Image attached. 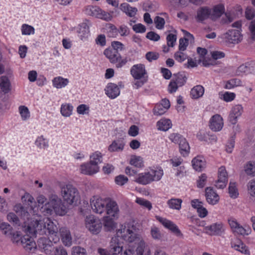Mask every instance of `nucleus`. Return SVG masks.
I'll return each instance as SVG.
<instances>
[{"instance_id":"30","label":"nucleus","mask_w":255,"mask_h":255,"mask_svg":"<svg viewBox=\"0 0 255 255\" xmlns=\"http://www.w3.org/2000/svg\"><path fill=\"white\" fill-rule=\"evenodd\" d=\"M172 124L170 120L162 118L156 123L157 129L158 130L166 131L171 128Z\"/></svg>"},{"instance_id":"62","label":"nucleus","mask_w":255,"mask_h":255,"mask_svg":"<svg viewBox=\"0 0 255 255\" xmlns=\"http://www.w3.org/2000/svg\"><path fill=\"white\" fill-rule=\"evenodd\" d=\"M245 15L247 19H253L255 17V8L251 6L247 7L245 10Z\"/></svg>"},{"instance_id":"14","label":"nucleus","mask_w":255,"mask_h":255,"mask_svg":"<svg viewBox=\"0 0 255 255\" xmlns=\"http://www.w3.org/2000/svg\"><path fill=\"white\" fill-rule=\"evenodd\" d=\"M243 113L244 108L242 105L237 104L233 106L230 111L229 121L232 124L236 125Z\"/></svg>"},{"instance_id":"43","label":"nucleus","mask_w":255,"mask_h":255,"mask_svg":"<svg viewBox=\"0 0 255 255\" xmlns=\"http://www.w3.org/2000/svg\"><path fill=\"white\" fill-rule=\"evenodd\" d=\"M13 210L18 215L26 217L27 218L30 215H32L33 217H34L33 214L30 213L29 211H26L21 204H16L14 207Z\"/></svg>"},{"instance_id":"23","label":"nucleus","mask_w":255,"mask_h":255,"mask_svg":"<svg viewBox=\"0 0 255 255\" xmlns=\"http://www.w3.org/2000/svg\"><path fill=\"white\" fill-rule=\"evenodd\" d=\"M225 13V6L223 4L219 3L211 9L210 19L216 20Z\"/></svg>"},{"instance_id":"39","label":"nucleus","mask_w":255,"mask_h":255,"mask_svg":"<svg viewBox=\"0 0 255 255\" xmlns=\"http://www.w3.org/2000/svg\"><path fill=\"white\" fill-rule=\"evenodd\" d=\"M0 230L3 235L9 238L13 232L12 227L5 222H2L0 224Z\"/></svg>"},{"instance_id":"12","label":"nucleus","mask_w":255,"mask_h":255,"mask_svg":"<svg viewBox=\"0 0 255 255\" xmlns=\"http://www.w3.org/2000/svg\"><path fill=\"white\" fill-rule=\"evenodd\" d=\"M225 231L224 224L222 222H217L204 228V232L210 236H220Z\"/></svg>"},{"instance_id":"4","label":"nucleus","mask_w":255,"mask_h":255,"mask_svg":"<svg viewBox=\"0 0 255 255\" xmlns=\"http://www.w3.org/2000/svg\"><path fill=\"white\" fill-rule=\"evenodd\" d=\"M27 226L28 225H25L24 227L26 235H22L20 231H16L13 232L9 238L12 244L16 246H21L25 251L29 252L35 250L36 248V245L32 237H30L27 234H29L34 237L38 233L33 235L27 232L26 230ZM39 234L40 235L39 233Z\"/></svg>"},{"instance_id":"20","label":"nucleus","mask_w":255,"mask_h":255,"mask_svg":"<svg viewBox=\"0 0 255 255\" xmlns=\"http://www.w3.org/2000/svg\"><path fill=\"white\" fill-rule=\"evenodd\" d=\"M81 173L86 175H92L97 173L99 170V166L94 165L92 163L82 164L80 167Z\"/></svg>"},{"instance_id":"47","label":"nucleus","mask_w":255,"mask_h":255,"mask_svg":"<svg viewBox=\"0 0 255 255\" xmlns=\"http://www.w3.org/2000/svg\"><path fill=\"white\" fill-rule=\"evenodd\" d=\"M220 98L226 102H231L233 101L236 98V94L233 92H225L219 94Z\"/></svg>"},{"instance_id":"34","label":"nucleus","mask_w":255,"mask_h":255,"mask_svg":"<svg viewBox=\"0 0 255 255\" xmlns=\"http://www.w3.org/2000/svg\"><path fill=\"white\" fill-rule=\"evenodd\" d=\"M182 202L181 199L173 198L167 201V204L170 209L179 211L181 208Z\"/></svg>"},{"instance_id":"7","label":"nucleus","mask_w":255,"mask_h":255,"mask_svg":"<svg viewBox=\"0 0 255 255\" xmlns=\"http://www.w3.org/2000/svg\"><path fill=\"white\" fill-rule=\"evenodd\" d=\"M61 196L67 204L76 203L80 198L77 189L70 184H63L60 186Z\"/></svg>"},{"instance_id":"15","label":"nucleus","mask_w":255,"mask_h":255,"mask_svg":"<svg viewBox=\"0 0 255 255\" xmlns=\"http://www.w3.org/2000/svg\"><path fill=\"white\" fill-rule=\"evenodd\" d=\"M231 246L236 251L245 255H250L251 252L248 246L239 239L235 238L231 241Z\"/></svg>"},{"instance_id":"5","label":"nucleus","mask_w":255,"mask_h":255,"mask_svg":"<svg viewBox=\"0 0 255 255\" xmlns=\"http://www.w3.org/2000/svg\"><path fill=\"white\" fill-rule=\"evenodd\" d=\"M40 210L44 215H51L53 212L59 216H63L67 213L66 207L56 195H51L48 202L43 205Z\"/></svg>"},{"instance_id":"18","label":"nucleus","mask_w":255,"mask_h":255,"mask_svg":"<svg viewBox=\"0 0 255 255\" xmlns=\"http://www.w3.org/2000/svg\"><path fill=\"white\" fill-rule=\"evenodd\" d=\"M211 8L208 6L199 7L196 12L195 18L198 22H202L204 20L210 18Z\"/></svg>"},{"instance_id":"45","label":"nucleus","mask_w":255,"mask_h":255,"mask_svg":"<svg viewBox=\"0 0 255 255\" xmlns=\"http://www.w3.org/2000/svg\"><path fill=\"white\" fill-rule=\"evenodd\" d=\"M90 162L94 165L98 166V164L102 162V155L99 151H96L90 157Z\"/></svg>"},{"instance_id":"55","label":"nucleus","mask_w":255,"mask_h":255,"mask_svg":"<svg viewBox=\"0 0 255 255\" xmlns=\"http://www.w3.org/2000/svg\"><path fill=\"white\" fill-rule=\"evenodd\" d=\"M169 162L172 165V167H178L179 166V168L181 171H183L184 170V167L183 166H180L182 162L183 159L180 157H174L169 160Z\"/></svg>"},{"instance_id":"24","label":"nucleus","mask_w":255,"mask_h":255,"mask_svg":"<svg viewBox=\"0 0 255 255\" xmlns=\"http://www.w3.org/2000/svg\"><path fill=\"white\" fill-rule=\"evenodd\" d=\"M63 244L67 247H70L72 245V237L69 230L66 228H61L59 230Z\"/></svg>"},{"instance_id":"13","label":"nucleus","mask_w":255,"mask_h":255,"mask_svg":"<svg viewBox=\"0 0 255 255\" xmlns=\"http://www.w3.org/2000/svg\"><path fill=\"white\" fill-rule=\"evenodd\" d=\"M224 120L219 114H215L211 117L209 120V128L213 131H219L224 127Z\"/></svg>"},{"instance_id":"33","label":"nucleus","mask_w":255,"mask_h":255,"mask_svg":"<svg viewBox=\"0 0 255 255\" xmlns=\"http://www.w3.org/2000/svg\"><path fill=\"white\" fill-rule=\"evenodd\" d=\"M73 106L70 103H63L60 107V113L64 117H69L72 115Z\"/></svg>"},{"instance_id":"11","label":"nucleus","mask_w":255,"mask_h":255,"mask_svg":"<svg viewBox=\"0 0 255 255\" xmlns=\"http://www.w3.org/2000/svg\"><path fill=\"white\" fill-rule=\"evenodd\" d=\"M228 223L233 232L243 236L249 235L251 233V229L249 227H243L237 222L236 219L230 218Z\"/></svg>"},{"instance_id":"63","label":"nucleus","mask_w":255,"mask_h":255,"mask_svg":"<svg viewBox=\"0 0 255 255\" xmlns=\"http://www.w3.org/2000/svg\"><path fill=\"white\" fill-rule=\"evenodd\" d=\"M134 245L135 244L134 243ZM135 253V245L134 247L128 245L123 249V250L120 253V255H133Z\"/></svg>"},{"instance_id":"21","label":"nucleus","mask_w":255,"mask_h":255,"mask_svg":"<svg viewBox=\"0 0 255 255\" xmlns=\"http://www.w3.org/2000/svg\"><path fill=\"white\" fill-rule=\"evenodd\" d=\"M193 168L197 171H201L206 166V162L205 158L201 155H198L192 160Z\"/></svg>"},{"instance_id":"36","label":"nucleus","mask_w":255,"mask_h":255,"mask_svg":"<svg viewBox=\"0 0 255 255\" xmlns=\"http://www.w3.org/2000/svg\"><path fill=\"white\" fill-rule=\"evenodd\" d=\"M89 28L86 23H82L79 25L78 31V36L83 40L87 38L89 35Z\"/></svg>"},{"instance_id":"19","label":"nucleus","mask_w":255,"mask_h":255,"mask_svg":"<svg viewBox=\"0 0 255 255\" xmlns=\"http://www.w3.org/2000/svg\"><path fill=\"white\" fill-rule=\"evenodd\" d=\"M106 95L110 99H114L120 94V90L118 86L114 83H109L105 89Z\"/></svg>"},{"instance_id":"6","label":"nucleus","mask_w":255,"mask_h":255,"mask_svg":"<svg viewBox=\"0 0 255 255\" xmlns=\"http://www.w3.org/2000/svg\"><path fill=\"white\" fill-rule=\"evenodd\" d=\"M130 73L133 78L136 80L133 83V87L137 89L141 87L146 82L147 72L143 64L133 65L130 68Z\"/></svg>"},{"instance_id":"26","label":"nucleus","mask_w":255,"mask_h":255,"mask_svg":"<svg viewBox=\"0 0 255 255\" xmlns=\"http://www.w3.org/2000/svg\"><path fill=\"white\" fill-rule=\"evenodd\" d=\"M151 182L158 181L162 177L164 172L161 167H156L150 169L148 171Z\"/></svg>"},{"instance_id":"35","label":"nucleus","mask_w":255,"mask_h":255,"mask_svg":"<svg viewBox=\"0 0 255 255\" xmlns=\"http://www.w3.org/2000/svg\"><path fill=\"white\" fill-rule=\"evenodd\" d=\"M0 89L4 94H6L10 91V83L6 76H3L0 77Z\"/></svg>"},{"instance_id":"37","label":"nucleus","mask_w":255,"mask_h":255,"mask_svg":"<svg viewBox=\"0 0 255 255\" xmlns=\"http://www.w3.org/2000/svg\"><path fill=\"white\" fill-rule=\"evenodd\" d=\"M34 143L40 149H46L49 147V140L42 135L37 137Z\"/></svg>"},{"instance_id":"41","label":"nucleus","mask_w":255,"mask_h":255,"mask_svg":"<svg viewBox=\"0 0 255 255\" xmlns=\"http://www.w3.org/2000/svg\"><path fill=\"white\" fill-rule=\"evenodd\" d=\"M178 145L181 154L183 156H187L190 152V146L186 139H183Z\"/></svg>"},{"instance_id":"40","label":"nucleus","mask_w":255,"mask_h":255,"mask_svg":"<svg viewBox=\"0 0 255 255\" xmlns=\"http://www.w3.org/2000/svg\"><path fill=\"white\" fill-rule=\"evenodd\" d=\"M85 11L87 15L98 18L101 8L97 6L88 5L85 8Z\"/></svg>"},{"instance_id":"22","label":"nucleus","mask_w":255,"mask_h":255,"mask_svg":"<svg viewBox=\"0 0 255 255\" xmlns=\"http://www.w3.org/2000/svg\"><path fill=\"white\" fill-rule=\"evenodd\" d=\"M197 51L199 55L201 56V58L199 61L200 62H202L203 66L205 67H208L215 65V62L213 59L205 57V56L207 53V51L205 48L198 47L197 49Z\"/></svg>"},{"instance_id":"42","label":"nucleus","mask_w":255,"mask_h":255,"mask_svg":"<svg viewBox=\"0 0 255 255\" xmlns=\"http://www.w3.org/2000/svg\"><path fill=\"white\" fill-rule=\"evenodd\" d=\"M104 54L109 60L110 62L112 63L114 62V60L119 53L111 48H108L104 50Z\"/></svg>"},{"instance_id":"49","label":"nucleus","mask_w":255,"mask_h":255,"mask_svg":"<svg viewBox=\"0 0 255 255\" xmlns=\"http://www.w3.org/2000/svg\"><path fill=\"white\" fill-rule=\"evenodd\" d=\"M244 171L248 175L255 176V162L249 161L244 166Z\"/></svg>"},{"instance_id":"29","label":"nucleus","mask_w":255,"mask_h":255,"mask_svg":"<svg viewBox=\"0 0 255 255\" xmlns=\"http://www.w3.org/2000/svg\"><path fill=\"white\" fill-rule=\"evenodd\" d=\"M134 181L142 185H147L151 183L148 171L136 175Z\"/></svg>"},{"instance_id":"17","label":"nucleus","mask_w":255,"mask_h":255,"mask_svg":"<svg viewBox=\"0 0 255 255\" xmlns=\"http://www.w3.org/2000/svg\"><path fill=\"white\" fill-rule=\"evenodd\" d=\"M170 107L169 101L166 99H162L159 103L155 106L153 110V114L156 116H161L164 114Z\"/></svg>"},{"instance_id":"38","label":"nucleus","mask_w":255,"mask_h":255,"mask_svg":"<svg viewBox=\"0 0 255 255\" xmlns=\"http://www.w3.org/2000/svg\"><path fill=\"white\" fill-rule=\"evenodd\" d=\"M137 19L135 18L129 21V24L132 26L133 30L136 33H144L146 31L145 26L141 23L135 24Z\"/></svg>"},{"instance_id":"64","label":"nucleus","mask_w":255,"mask_h":255,"mask_svg":"<svg viewBox=\"0 0 255 255\" xmlns=\"http://www.w3.org/2000/svg\"><path fill=\"white\" fill-rule=\"evenodd\" d=\"M72 255H87L86 250L80 247H74L72 248Z\"/></svg>"},{"instance_id":"9","label":"nucleus","mask_w":255,"mask_h":255,"mask_svg":"<svg viewBox=\"0 0 255 255\" xmlns=\"http://www.w3.org/2000/svg\"><path fill=\"white\" fill-rule=\"evenodd\" d=\"M223 41L229 44H238L243 39V35L240 30L229 29L221 36Z\"/></svg>"},{"instance_id":"10","label":"nucleus","mask_w":255,"mask_h":255,"mask_svg":"<svg viewBox=\"0 0 255 255\" xmlns=\"http://www.w3.org/2000/svg\"><path fill=\"white\" fill-rule=\"evenodd\" d=\"M155 218L165 229L170 231L177 237L183 236L178 226L172 221L159 216H155Z\"/></svg>"},{"instance_id":"53","label":"nucleus","mask_w":255,"mask_h":255,"mask_svg":"<svg viewBox=\"0 0 255 255\" xmlns=\"http://www.w3.org/2000/svg\"><path fill=\"white\" fill-rule=\"evenodd\" d=\"M135 202L141 207L147 209L148 210H150L152 208V204L151 202L144 198L136 197Z\"/></svg>"},{"instance_id":"52","label":"nucleus","mask_w":255,"mask_h":255,"mask_svg":"<svg viewBox=\"0 0 255 255\" xmlns=\"http://www.w3.org/2000/svg\"><path fill=\"white\" fill-rule=\"evenodd\" d=\"M21 34L23 35H30L35 33L34 28L28 24H23L21 27Z\"/></svg>"},{"instance_id":"51","label":"nucleus","mask_w":255,"mask_h":255,"mask_svg":"<svg viewBox=\"0 0 255 255\" xmlns=\"http://www.w3.org/2000/svg\"><path fill=\"white\" fill-rule=\"evenodd\" d=\"M228 190L231 198L236 199L238 197L239 192L236 183L231 182L229 184Z\"/></svg>"},{"instance_id":"44","label":"nucleus","mask_w":255,"mask_h":255,"mask_svg":"<svg viewBox=\"0 0 255 255\" xmlns=\"http://www.w3.org/2000/svg\"><path fill=\"white\" fill-rule=\"evenodd\" d=\"M150 234L151 238L156 241H160L163 238V235L160 229L156 226H152L150 228Z\"/></svg>"},{"instance_id":"16","label":"nucleus","mask_w":255,"mask_h":255,"mask_svg":"<svg viewBox=\"0 0 255 255\" xmlns=\"http://www.w3.org/2000/svg\"><path fill=\"white\" fill-rule=\"evenodd\" d=\"M205 197L207 203L211 205L217 204L220 201V196L213 187L205 189Z\"/></svg>"},{"instance_id":"1","label":"nucleus","mask_w":255,"mask_h":255,"mask_svg":"<svg viewBox=\"0 0 255 255\" xmlns=\"http://www.w3.org/2000/svg\"><path fill=\"white\" fill-rule=\"evenodd\" d=\"M135 244V255H151L150 249L133 224L126 222L121 225L110 242V252L118 255L123 250V242Z\"/></svg>"},{"instance_id":"31","label":"nucleus","mask_w":255,"mask_h":255,"mask_svg":"<svg viewBox=\"0 0 255 255\" xmlns=\"http://www.w3.org/2000/svg\"><path fill=\"white\" fill-rule=\"evenodd\" d=\"M205 89L201 85H198L193 87L190 91V96L193 99H198L204 95Z\"/></svg>"},{"instance_id":"3","label":"nucleus","mask_w":255,"mask_h":255,"mask_svg":"<svg viewBox=\"0 0 255 255\" xmlns=\"http://www.w3.org/2000/svg\"><path fill=\"white\" fill-rule=\"evenodd\" d=\"M90 202L93 212L99 215L106 214L103 218L105 229L107 231L114 230L117 226L115 221L120 216V209L117 202L111 198L94 196L90 199Z\"/></svg>"},{"instance_id":"61","label":"nucleus","mask_w":255,"mask_h":255,"mask_svg":"<svg viewBox=\"0 0 255 255\" xmlns=\"http://www.w3.org/2000/svg\"><path fill=\"white\" fill-rule=\"evenodd\" d=\"M107 30L108 35L110 37H114L118 35V30L116 26L112 24H109L107 26Z\"/></svg>"},{"instance_id":"27","label":"nucleus","mask_w":255,"mask_h":255,"mask_svg":"<svg viewBox=\"0 0 255 255\" xmlns=\"http://www.w3.org/2000/svg\"><path fill=\"white\" fill-rule=\"evenodd\" d=\"M52 86L56 89H62L65 88L69 83V80L67 78H63L62 76H57L52 80Z\"/></svg>"},{"instance_id":"25","label":"nucleus","mask_w":255,"mask_h":255,"mask_svg":"<svg viewBox=\"0 0 255 255\" xmlns=\"http://www.w3.org/2000/svg\"><path fill=\"white\" fill-rule=\"evenodd\" d=\"M120 9L128 16L133 17V19L135 18V16L137 12L136 7H132L128 3L124 2L120 5Z\"/></svg>"},{"instance_id":"56","label":"nucleus","mask_w":255,"mask_h":255,"mask_svg":"<svg viewBox=\"0 0 255 255\" xmlns=\"http://www.w3.org/2000/svg\"><path fill=\"white\" fill-rule=\"evenodd\" d=\"M168 138L171 142L178 144H179L183 139H185L182 135L177 133L170 134Z\"/></svg>"},{"instance_id":"58","label":"nucleus","mask_w":255,"mask_h":255,"mask_svg":"<svg viewBox=\"0 0 255 255\" xmlns=\"http://www.w3.org/2000/svg\"><path fill=\"white\" fill-rule=\"evenodd\" d=\"M247 188L250 196L255 198V178L249 181L247 184Z\"/></svg>"},{"instance_id":"8","label":"nucleus","mask_w":255,"mask_h":255,"mask_svg":"<svg viewBox=\"0 0 255 255\" xmlns=\"http://www.w3.org/2000/svg\"><path fill=\"white\" fill-rule=\"evenodd\" d=\"M85 225L87 230L92 234L97 235L102 230V224L101 220L93 215L86 217Z\"/></svg>"},{"instance_id":"54","label":"nucleus","mask_w":255,"mask_h":255,"mask_svg":"<svg viewBox=\"0 0 255 255\" xmlns=\"http://www.w3.org/2000/svg\"><path fill=\"white\" fill-rule=\"evenodd\" d=\"M128 62V59L127 58H123L121 55L119 53L118 56L116 57L114 62L112 63L115 64L116 67L117 68H121L125 66Z\"/></svg>"},{"instance_id":"57","label":"nucleus","mask_w":255,"mask_h":255,"mask_svg":"<svg viewBox=\"0 0 255 255\" xmlns=\"http://www.w3.org/2000/svg\"><path fill=\"white\" fill-rule=\"evenodd\" d=\"M76 111L79 115H89L90 107L86 104H81L77 107Z\"/></svg>"},{"instance_id":"60","label":"nucleus","mask_w":255,"mask_h":255,"mask_svg":"<svg viewBox=\"0 0 255 255\" xmlns=\"http://www.w3.org/2000/svg\"><path fill=\"white\" fill-rule=\"evenodd\" d=\"M174 57L177 61L182 62L187 58V55L183 51L179 50L175 53Z\"/></svg>"},{"instance_id":"59","label":"nucleus","mask_w":255,"mask_h":255,"mask_svg":"<svg viewBox=\"0 0 255 255\" xmlns=\"http://www.w3.org/2000/svg\"><path fill=\"white\" fill-rule=\"evenodd\" d=\"M248 33L250 38L253 41H255V20H253L249 23Z\"/></svg>"},{"instance_id":"2","label":"nucleus","mask_w":255,"mask_h":255,"mask_svg":"<svg viewBox=\"0 0 255 255\" xmlns=\"http://www.w3.org/2000/svg\"><path fill=\"white\" fill-rule=\"evenodd\" d=\"M21 201L25 204L29 206L30 213L33 214V217L31 218L30 222L28 223L26 228L27 232L33 235L38 233L41 235H47L50 241L54 243L59 240L58 236V227L50 218L47 217L42 218L37 216V208L33 207L35 204L34 198L29 193H25L21 197Z\"/></svg>"},{"instance_id":"32","label":"nucleus","mask_w":255,"mask_h":255,"mask_svg":"<svg viewBox=\"0 0 255 255\" xmlns=\"http://www.w3.org/2000/svg\"><path fill=\"white\" fill-rule=\"evenodd\" d=\"M197 138L201 141H208V140L216 141L217 137L214 135H210L205 130H200L197 133Z\"/></svg>"},{"instance_id":"46","label":"nucleus","mask_w":255,"mask_h":255,"mask_svg":"<svg viewBox=\"0 0 255 255\" xmlns=\"http://www.w3.org/2000/svg\"><path fill=\"white\" fill-rule=\"evenodd\" d=\"M18 111L22 121H25L30 118V113L27 107L25 106H19Z\"/></svg>"},{"instance_id":"48","label":"nucleus","mask_w":255,"mask_h":255,"mask_svg":"<svg viewBox=\"0 0 255 255\" xmlns=\"http://www.w3.org/2000/svg\"><path fill=\"white\" fill-rule=\"evenodd\" d=\"M241 81L238 79H232L224 82V88L226 89H232L240 85Z\"/></svg>"},{"instance_id":"50","label":"nucleus","mask_w":255,"mask_h":255,"mask_svg":"<svg viewBox=\"0 0 255 255\" xmlns=\"http://www.w3.org/2000/svg\"><path fill=\"white\" fill-rule=\"evenodd\" d=\"M130 165L136 167H142L143 166V160L140 156L131 155L129 160Z\"/></svg>"},{"instance_id":"28","label":"nucleus","mask_w":255,"mask_h":255,"mask_svg":"<svg viewBox=\"0 0 255 255\" xmlns=\"http://www.w3.org/2000/svg\"><path fill=\"white\" fill-rule=\"evenodd\" d=\"M125 145V142L123 139H118L113 141L108 147L110 152L122 151Z\"/></svg>"}]
</instances>
